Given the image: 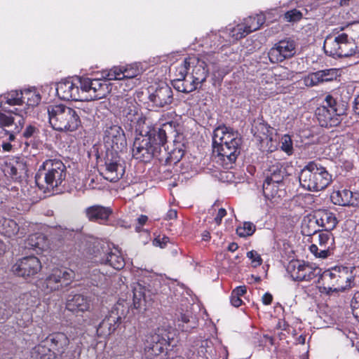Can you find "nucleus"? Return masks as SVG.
Listing matches in <instances>:
<instances>
[{"instance_id":"59","label":"nucleus","mask_w":359,"mask_h":359,"mask_svg":"<svg viewBox=\"0 0 359 359\" xmlns=\"http://www.w3.org/2000/svg\"><path fill=\"white\" fill-rule=\"evenodd\" d=\"M172 83L175 90L179 92L186 93V87L184 86V79H174Z\"/></svg>"},{"instance_id":"50","label":"nucleus","mask_w":359,"mask_h":359,"mask_svg":"<svg viewBox=\"0 0 359 359\" xmlns=\"http://www.w3.org/2000/svg\"><path fill=\"white\" fill-rule=\"evenodd\" d=\"M280 149L287 155L291 156L294 153L293 143L291 137L285 134L283 135L280 140Z\"/></svg>"},{"instance_id":"20","label":"nucleus","mask_w":359,"mask_h":359,"mask_svg":"<svg viewBox=\"0 0 359 359\" xmlns=\"http://www.w3.org/2000/svg\"><path fill=\"white\" fill-rule=\"evenodd\" d=\"M214 351L211 341L198 340L187 349L184 358L175 355L167 359H214Z\"/></svg>"},{"instance_id":"30","label":"nucleus","mask_w":359,"mask_h":359,"mask_svg":"<svg viewBox=\"0 0 359 359\" xmlns=\"http://www.w3.org/2000/svg\"><path fill=\"white\" fill-rule=\"evenodd\" d=\"M90 306V299L81 294H69L66 304L67 309L73 313L88 311Z\"/></svg>"},{"instance_id":"46","label":"nucleus","mask_w":359,"mask_h":359,"mask_svg":"<svg viewBox=\"0 0 359 359\" xmlns=\"http://www.w3.org/2000/svg\"><path fill=\"white\" fill-rule=\"evenodd\" d=\"M144 288L139 283L133 287V305L134 309H139L144 302Z\"/></svg>"},{"instance_id":"15","label":"nucleus","mask_w":359,"mask_h":359,"mask_svg":"<svg viewBox=\"0 0 359 359\" xmlns=\"http://www.w3.org/2000/svg\"><path fill=\"white\" fill-rule=\"evenodd\" d=\"M118 154L107 151L104 165L100 168L103 177L111 182H117L125 173L124 163Z\"/></svg>"},{"instance_id":"1","label":"nucleus","mask_w":359,"mask_h":359,"mask_svg":"<svg viewBox=\"0 0 359 359\" xmlns=\"http://www.w3.org/2000/svg\"><path fill=\"white\" fill-rule=\"evenodd\" d=\"M165 148L158 144L156 135L151 134V131L147 132L146 135H140L135 139L133 146V156L134 158L144 163L149 162L156 158L160 162L165 161L168 163L172 155H175V163L179 161L183 156V152L179 149L173 151L172 154L168 156Z\"/></svg>"},{"instance_id":"47","label":"nucleus","mask_w":359,"mask_h":359,"mask_svg":"<svg viewBox=\"0 0 359 359\" xmlns=\"http://www.w3.org/2000/svg\"><path fill=\"white\" fill-rule=\"evenodd\" d=\"M280 184L269 182L266 180L263 183V194L266 199H271L276 197L278 193Z\"/></svg>"},{"instance_id":"5","label":"nucleus","mask_w":359,"mask_h":359,"mask_svg":"<svg viewBox=\"0 0 359 359\" xmlns=\"http://www.w3.org/2000/svg\"><path fill=\"white\" fill-rule=\"evenodd\" d=\"M83 110L62 104L48 107L49 123L51 127L60 132H74L81 126V116Z\"/></svg>"},{"instance_id":"7","label":"nucleus","mask_w":359,"mask_h":359,"mask_svg":"<svg viewBox=\"0 0 359 359\" xmlns=\"http://www.w3.org/2000/svg\"><path fill=\"white\" fill-rule=\"evenodd\" d=\"M299 180L304 189L311 191H318L330 185L332 177L321 164L310 161L301 170Z\"/></svg>"},{"instance_id":"19","label":"nucleus","mask_w":359,"mask_h":359,"mask_svg":"<svg viewBox=\"0 0 359 359\" xmlns=\"http://www.w3.org/2000/svg\"><path fill=\"white\" fill-rule=\"evenodd\" d=\"M296 53V43L293 39H287L276 43L268 52L269 61L279 63L293 57Z\"/></svg>"},{"instance_id":"49","label":"nucleus","mask_w":359,"mask_h":359,"mask_svg":"<svg viewBox=\"0 0 359 359\" xmlns=\"http://www.w3.org/2000/svg\"><path fill=\"white\" fill-rule=\"evenodd\" d=\"M191 59L185 58L184 61L179 65L175 67V79H185L187 77L188 70L190 68Z\"/></svg>"},{"instance_id":"38","label":"nucleus","mask_w":359,"mask_h":359,"mask_svg":"<svg viewBox=\"0 0 359 359\" xmlns=\"http://www.w3.org/2000/svg\"><path fill=\"white\" fill-rule=\"evenodd\" d=\"M301 229L302 234L306 236H314L321 231L313 213L303 218Z\"/></svg>"},{"instance_id":"51","label":"nucleus","mask_w":359,"mask_h":359,"mask_svg":"<svg viewBox=\"0 0 359 359\" xmlns=\"http://www.w3.org/2000/svg\"><path fill=\"white\" fill-rule=\"evenodd\" d=\"M43 240V237L38 234H32L25 242V248L28 249H41V242Z\"/></svg>"},{"instance_id":"52","label":"nucleus","mask_w":359,"mask_h":359,"mask_svg":"<svg viewBox=\"0 0 359 359\" xmlns=\"http://www.w3.org/2000/svg\"><path fill=\"white\" fill-rule=\"evenodd\" d=\"M76 233L77 231L73 229L62 228L61 226L55 229V234L58 237V239L64 241L72 240L74 238Z\"/></svg>"},{"instance_id":"55","label":"nucleus","mask_w":359,"mask_h":359,"mask_svg":"<svg viewBox=\"0 0 359 359\" xmlns=\"http://www.w3.org/2000/svg\"><path fill=\"white\" fill-rule=\"evenodd\" d=\"M302 18V13L297 10L292 9L287 11L284 15V18L287 22H297Z\"/></svg>"},{"instance_id":"42","label":"nucleus","mask_w":359,"mask_h":359,"mask_svg":"<svg viewBox=\"0 0 359 359\" xmlns=\"http://www.w3.org/2000/svg\"><path fill=\"white\" fill-rule=\"evenodd\" d=\"M351 196L352 191L344 189L333 192L331 195V200L335 205L350 206Z\"/></svg>"},{"instance_id":"11","label":"nucleus","mask_w":359,"mask_h":359,"mask_svg":"<svg viewBox=\"0 0 359 359\" xmlns=\"http://www.w3.org/2000/svg\"><path fill=\"white\" fill-rule=\"evenodd\" d=\"M56 93L58 97L64 100H88L85 95L82 85V78L76 76L69 78L57 83Z\"/></svg>"},{"instance_id":"34","label":"nucleus","mask_w":359,"mask_h":359,"mask_svg":"<svg viewBox=\"0 0 359 359\" xmlns=\"http://www.w3.org/2000/svg\"><path fill=\"white\" fill-rule=\"evenodd\" d=\"M175 323L177 329L182 332H190L197 327L198 322L196 316L191 312L180 313L177 315Z\"/></svg>"},{"instance_id":"60","label":"nucleus","mask_w":359,"mask_h":359,"mask_svg":"<svg viewBox=\"0 0 359 359\" xmlns=\"http://www.w3.org/2000/svg\"><path fill=\"white\" fill-rule=\"evenodd\" d=\"M351 306L353 311L355 315L359 312V291L354 293L353 297L351 301Z\"/></svg>"},{"instance_id":"39","label":"nucleus","mask_w":359,"mask_h":359,"mask_svg":"<svg viewBox=\"0 0 359 359\" xmlns=\"http://www.w3.org/2000/svg\"><path fill=\"white\" fill-rule=\"evenodd\" d=\"M31 354L32 357L36 359H55L56 358L53 349L45 339L33 348Z\"/></svg>"},{"instance_id":"31","label":"nucleus","mask_w":359,"mask_h":359,"mask_svg":"<svg viewBox=\"0 0 359 359\" xmlns=\"http://www.w3.org/2000/svg\"><path fill=\"white\" fill-rule=\"evenodd\" d=\"M248 35L245 26L238 24L236 26L229 25L224 29L219 31V36L222 39V41L227 43H235L239 39L245 37Z\"/></svg>"},{"instance_id":"2","label":"nucleus","mask_w":359,"mask_h":359,"mask_svg":"<svg viewBox=\"0 0 359 359\" xmlns=\"http://www.w3.org/2000/svg\"><path fill=\"white\" fill-rule=\"evenodd\" d=\"M67 175V168L62 161L48 159L39 166L35 182L44 193L50 192L55 189L65 187Z\"/></svg>"},{"instance_id":"27","label":"nucleus","mask_w":359,"mask_h":359,"mask_svg":"<svg viewBox=\"0 0 359 359\" xmlns=\"http://www.w3.org/2000/svg\"><path fill=\"white\" fill-rule=\"evenodd\" d=\"M27 222L19 221L17 222L15 220L10 218H6L0 216V233L7 237H12L20 233V236H24L27 233V227L28 225Z\"/></svg>"},{"instance_id":"63","label":"nucleus","mask_w":359,"mask_h":359,"mask_svg":"<svg viewBox=\"0 0 359 359\" xmlns=\"http://www.w3.org/2000/svg\"><path fill=\"white\" fill-rule=\"evenodd\" d=\"M230 302L231 305L234 307H239L243 303V301L240 297H236L232 294L230 297Z\"/></svg>"},{"instance_id":"61","label":"nucleus","mask_w":359,"mask_h":359,"mask_svg":"<svg viewBox=\"0 0 359 359\" xmlns=\"http://www.w3.org/2000/svg\"><path fill=\"white\" fill-rule=\"evenodd\" d=\"M246 287L245 286H238L236 287L231 292L232 294L236 297H242L246 293Z\"/></svg>"},{"instance_id":"3","label":"nucleus","mask_w":359,"mask_h":359,"mask_svg":"<svg viewBox=\"0 0 359 359\" xmlns=\"http://www.w3.org/2000/svg\"><path fill=\"white\" fill-rule=\"evenodd\" d=\"M109 100L114 114L119 117L126 129L140 130L145 117L140 111L139 104L135 98L111 95Z\"/></svg>"},{"instance_id":"16","label":"nucleus","mask_w":359,"mask_h":359,"mask_svg":"<svg viewBox=\"0 0 359 359\" xmlns=\"http://www.w3.org/2000/svg\"><path fill=\"white\" fill-rule=\"evenodd\" d=\"M40 260L35 256H27L17 260L11 267V271L25 279L34 278L41 270Z\"/></svg>"},{"instance_id":"14","label":"nucleus","mask_w":359,"mask_h":359,"mask_svg":"<svg viewBox=\"0 0 359 359\" xmlns=\"http://www.w3.org/2000/svg\"><path fill=\"white\" fill-rule=\"evenodd\" d=\"M104 142L109 152H122L127 147L124 131L118 125L106 126L104 131Z\"/></svg>"},{"instance_id":"4","label":"nucleus","mask_w":359,"mask_h":359,"mask_svg":"<svg viewBox=\"0 0 359 359\" xmlns=\"http://www.w3.org/2000/svg\"><path fill=\"white\" fill-rule=\"evenodd\" d=\"M355 38V36L351 33L348 26L335 28L325 40V52L333 57L351 56L357 53Z\"/></svg>"},{"instance_id":"36","label":"nucleus","mask_w":359,"mask_h":359,"mask_svg":"<svg viewBox=\"0 0 359 359\" xmlns=\"http://www.w3.org/2000/svg\"><path fill=\"white\" fill-rule=\"evenodd\" d=\"M6 167L7 173L14 180L21 179L27 172L26 164L20 157L10 159Z\"/></svg>"},{"instance_id":"54","label":"nucleus","mask_w":359,"mask_h":359,"mask_svg":"<svg viewBox=\"0 0 359 359\" xmlns=\"http://www.w3.org/2000/svg\"><path fill=\"white\" fill-rule=\"evenodd\" d=\"M246 255L251 260V265L253 268H256L262 264V259L257 251L250 250L247 252Z\"/></svg>"},{"instance_id":"35","label":"nucleus","mask_w":359,"mask_h":359,"mask_svg":"<svg viewBox=\"0 0 359 359\" xmlns=\"http://www.w3.org/2000/svg\"><path fill=\"white\" fill-rule=\"evenodd\" d=\"M21 132V138L25 146L24 149H28L29 147L36 149L40 133L39 128L35 125L29 124Z\"/></svg>"},{"instance_id":"64","label":"nucleus","mask_w":359,"mask_h":359,"mask_svg":"<svg viewBox=\"0 0 359 359\" xmlns=\"http://www.w3.org/2000/svg\"><path fill=\"white\" fill-rule=\"evenodd\" d=\"M350 206H359V192H353Z\"/></svg>"},{"instance_id":"44","label":"nucleus","mask_w":359,"mask_h":359,"mask_svg":"<svg viewBox=\"0 0 359 359\" xmlns=\"http://www.w3.org/2000/svg\"><path fill=\"white\" fill-rule=\"evenodd\" d=\"M21 93L25 100L24 104L29 107H35L41 102V95L34 88L24 89Z\"/></svg>"},{"instance_id":"25","label":"nucleus","mask_w":359,"mask_h":359,"mask_svg":"<svg viewBox=\"0 0 359 359\" xmlns=\"http://www.w3.org/2000/svg\"><path fill=\"white\" fill-rule=\"evenodd\" d=\"M241 145H212L213 154H217L218 161L225 168H230L240 154Z\"/></svg>"},{"instance_id":"28","label":"nucleus","mask_w":359,"mask_h":359,"mask_svg":"<svg viewBox=\"0 0 359 359\" xmlns=\"http://www.w3.org/2000/svg\"><path fill=\"white\" fill-rule=\"evenodd\" d=\"M313 213L321 231H332L338 223L335 214L327 209H318Z\"/></svg>"},{"instance_id":"37","label":"nucleus","mask_w":359,"mask_h":359,"mask_svg":"<svg viewBox=\"0 0 359 359\" xmlns=\"http://www.w3.org/2000/svg\"><path fill=\"white\" fill-rule=\"evenodd\" d=\"M177 126V124L174 121H168L163 123L157 131L156 130L151 131V134L156 135L158 144H161L165 148V144L167 142V134L175 136Z\"/></svg>"},{"instance_id":"53","label":"nucleus","mask_w":359,"mask_h":359,"mask_svg":"<svg viewBox=\"0 0 359 359\" xmlns=\"http://www.w3.org/2000/svg\"><path fill=\"white\" fill-rule=\"evenodd\" d=\"M12 113L19 116L20 118L18 120L17 122H14L15 123V133H20L25 126V118L23 117L24 114H26L27 112L25 109H20L18 108H15V111H12Z\"/></svg>"},{"instance_id":"26","label":"nucleus","mask_w":359,"mask_h":359,"mask_svg":"<svg viewBox=\"0 0 359 359\" xmlns=\"http://www.w3.org/2000/svg\"><path fill=\"white\" fill-rule=\"evenodd\" d=\"M340 75L339 69H326L309 74L303 79V81L306 86L313 87L321 83L337 80Z\"/></svg>"},{"instance_id":"45","label":"nucleus","mask_w":359,"mask_h":359,"mask_svg":"<svg viewBox=\"0 0 359 359\" xmlns=\"http://www.w3.org/2000/svg\"><path fill=\"white\" fill-rule=\"evenodd\" d=\"M285 175V170L279 165H273L269 170L266 180L275 183L281 184Z\"/></svg>"},{"instance_id":"23","label":"nucleus","mask_w":359,"mask_h":359,"mask_svg":"<svg viewBox=\"0 0 359 359\" xmlns=\"http://www.w3.org/2000/svg\"><path fill=\"white\" fill-rule=\"evenodd\" d=\"M83 89L88 100L101 99L109 93L108 84L106 81L82 78Z\"/></svg>"},{"instance_id":"40","label":"nucleus","mask_w":359,"mask_h":359,"mask_svg":"<svg viewBox=\"0 0 359 359\" xmlns=\"http://www.w3.org/2000/svg\"><path fill=\"white\" fill-rule=\"evenodd\" d=\"M265 18L264 15L259 14L255 16H249L244 19V21L241 25L245 26V30L248 34L252 32H255L260 28V27L264 23Z\"/></svg>"},{"instance_id":"41","label":"nucleus","mask_w":359,"mask_h":359,"mask_svg":"<svg viewBox=\"0 0 359 359\" xmlns=\"http://www.w3.org/2000/svg\"><path fill=\"white\" fill-rule=\"evenodd\" d=\"M201 75L198 76L194 75L191 80L184 79V86L186 87V93H191L201 87V85L206 81L208 73L204 69H200Z\"/></svg>"},{"instance_id":"43","label":"nucleus","mask_w":359,"mask_h":359,"mask_svg":"<svg viewBox=\"0 0 359 359\" xmlns=\"http://www.w3.org/2000/svg\"><path fill=\"white\" fill-rule=\"evenodd\" d=\"M88 278L93 285L104 287L108 285L109 276L104 273L100 269H94L90 273Z\"/></svg>"},{"instance_id":"6","label":"nucleus","mask_w":359,"mask_h":359,"mask_svg":"<svg viewBox=\"0 0 359 359\" xmlns=\"http://www.w3.org/2000/svg\"><path fill=\"white\" fill-rule=\"evenodd\" d=\"M355 267L336 266L323 272L325 289L330 292H345L355 285Z\"/></svg>"},{"instance_id":"9","label":"nucleus","mask_w":359,"mask_h":359,"mask_svg":"<svg viewBox=\"0 0 359 359\" xmlns=\"http://www.w3.org/2000/svg\"><path fill=\"white\" fill-rule=\"evenodd\" d=\"M346 106L338 102L332 95L325 97L323 105L316 110V118L321 127L337 126L341 121V116L345 114Z\"/></svg>"},{"instance_id":"18","label":"nucleus","mask_w":359,"mask_h":359,"mask_svg":"<svg viewBox=\"0 0 359 359\" xmlns=\"http://www.w3.org/2000/svg\"><path fill=\"white\" fill-rule=\"evenodd\" d=\"M96 249L95 262L102 264L109 265L116 270H121L125 266V261L120 252H113L107 243L98 244L95 246Z\"/></svg>"},{"instance_id":"33","label":"nucleus","mask_w":359,"mask_h":359,"mask_svg":"<svg viewBox=\"0 0 359 359\" xmlns=\"http://www.w3.org/2000/svg\"><path fill=\"white\" fill-rule=\"evenodd\" d=\"M85 213L89 221L104 224L108 220L112 211L110 208L95 205L87 208Z\"/></svg>"},{"instance_id":"58","label":"nucleus","mask_w":359,"mask_h":359,"mask_svg":"<svg viewBox=\"0 0 359 359\" xmlns=\"http://www.w3.org/2000/svg\"><path fill=\"white\" fill-rule=\"evenodd\" d=\"M14 310L8 307L6 304H4L0 307V320L8 319L13 313Z\"/></svg>"},{"instance_id":"17","label":"nucleus","mask_w":359,"mask_h":359,"mask_svg":"<svg viewBox=\"0 0 359 359\" xmlns=\"http://www.w3.org/2000/svg\"><path fill=\"white\" fill-rule=\"evenodd\" d=\"M292 280L295 281H310L318 273V269L309 263L299 260L290 261L286 269Z\"/></svg>"},{"instance_id":"29","label":"nucleus","mask_w":359,"mask_h":359,"mask_svg":"<svg viewBox=\"0 0 359 359\" xmlns=\"http://www.w3.org/2000/svg\"><path fill=\"white\" fill-rule=\"evenodd\" d=\"M45 339L53 349L55 355L56 357L60 355L62 358V355L69 344L67 335L62 332H56L50 334Z\"/></svg>"},{"instance_id":"8","label":"nucleus","mask_w":359,"mask_h":359,"mask_svg":"<svg viewBox=\"0 0 359 359\" xmlns=\"http://www.w3.org/2000/svg\"><path fill=\"white\" fill-rule=\"evenodd\" d=\"M175 332L174 329L163 323L161 326L157 327L154 333H151L146 337L144 342V350L149 355L158 356L168 351V347L173 348L175 344L174 337Z\"/></svg>"},{"instance_id":"22","label":"nucleus","mask_w":359,"mask_h":359,"mask_svg":"<svg viewBox=\"0 0 359 359\" xmlns=\"http://www.w3.org/2000/svg\"><path fill=\"white\" fill-rule=\"evenodd\" d=\"M317 244L309 247L310 252L316 257L325 259L330 255V248L334 243V238L331 231H320L318 233Z\"/></svg>"},{"instance_id":"24","label":"nucleus","mask_w":359,"mask_h":359,"mask_svg":"<svg viewBox=\"0 0 359 359\" xmlns=\"http://www.w3.org/2000/svg\"><path fill=\"white\" fill-rule=\"evenodd\" d=\"M152 107L156 109L168 108L173 101L172 88L165 83L158 86L149 96Z\"/></svg>"},{"instance_id":"32","label":"nucleus","mask_w":359,"mask_h":359,"mask_svg":"<svg viewBox=\"0 0 359 359\" xmlns=\"http://www.w3.org/2000/svg\"><path fill=\"white\" fill-rule=\"evenodd\" d=\"M24 102L21 90H11L0 95V107L6 112L12 113L13 109L9 107L22 106Z\"/></svg>"},{"instance_id":"57","label":"nucleus","mask_w":359,"mask_h":359,"mask_svg":"<svg viewBox=\"0 0 359 359\" xmlns=\"http://www.w3.org/2000/svg\"><path fill=\"white\" fill-rule=\"evenodd\" d=\"M351 29V33L355 36L354 42L357 46V53H359V22L348 25Z\"/></svg>"},{"instance_id":"56","label":"nucleus","mask_w":359,"mask_h":359,"mask_svg":"<svg viewBox=\"0 0 359 359\" xmlns=\"http://www.w3.org/2000/svg\"><path fill=\"white\" fill-rule=\"evenodd\" d=\"M13 116H8L0 111V128L9 127L14 123Z\"/></svg>"},{"instance_id":"12","label":"nucleus","mask_w":359,"mask_h":359,"mask_svg":"<svg viewBox=\"0 0 359 359\" xmlns=\"http://www.w3.org/2000/svg\"><path fill=\"white\" fill-rule=\"evenodd\" d=\"M75 272L67 267L53 269L43 281V287L46 292H51L69 286L75 278Z\"/></svg>"},{"instance_id":"10","label":"nucleus","mask_w":359,"mask_h":359,"mask_svg":"<svg viewBox=\"0 0 359 359\" xmlns=\"http://www.w3.org/2000/svg\"><path fill=\"white\" fill-rule=\"evenodd\" d=\"M129 304L126 300L119 299L98 325L97 335L105 337L113 333L121 324V320L128 313Z\"/></svg>"},{"instance_id":"48","label":"nucleus","mask_w":359,"mask_h":359,"mask_svg":"<svg viewBox=\"0 0 359 359\" xmlns=\"http://www.w3.org/2000/svg\"><path fill=\"white\" fill-rule=\"evenodd\" d=\"M256 230L255 225L250 222H244L243 225L236 228V233L239 237L245 238L252 236Z\"/></svg>"},{"instance_id":"13","label":"nucleus","mask_w":359,"mask_h":359,"mask_svg":"<svg viewBox=\"0 0 359 359\" xmlns=\"http://www.w3.org/2000/svg\"><path fill=\"white\" fill-rule=\"evenodd\" d=\"M141 73L142 69L137 64H133L126 67H114L105 74L104 77L108 81H122L127 88L132 89L139 83L136 77Z\"/></svg>"},{"instance_id":"62","label":"nucleus","mask_w":359,"mask_h":359,"mask_svg":"<svg viewBox=\"0 0 359 359\" xmlns=\"http://www.w3.org/2000/svg\"><path fill=\"white\" fill-rule=\"evenodd\" d=\"M226 215V211L224 208H220L218 210V212L217 214V216L215 218V221L217 225L221 224V222L224 217Z\"/></svg>"},{"instance_id":"21","label":"nucleus","mask_w":359,"mask_h":359,"mask_svg":"<svg viewBox=\"0 0 359 359\" xmlns=\"http://www.w3.org/2000/svg\"><path fill=\"white\" fill-rule=\"evenodd\" d=\"M241 143L238 133L224 125L218 126L213 132L212 145H241Z\"/></svg>"}]
</instances>
